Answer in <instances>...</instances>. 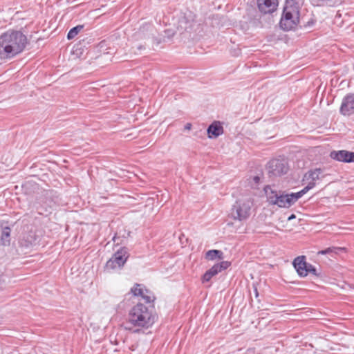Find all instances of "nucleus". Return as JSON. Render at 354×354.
<instances>
[{"label": "nucleus", "instance_id": "obj_33", "mask_svg": "<svg viewBox=\"0 0 354 354\" xmlns=\"http://www.w3.org/2000/svg\"><path fill=\"white\" fill-rule=\"evenodd\" d=\"M147 29H149V31H150V32H152V31L153 30V27H151V26H149V27L147 28Z\"/></svg>", "mask_w": 354, "mask_h": 354}, {"label": "nucleus", "instance_id": "obj_23", "mask_svg": "<svg viewBox=\"0 0 354 354\" xmlns=\"http://www.w3.org/2000/svg\"><path fill=\"white\" fill-rule=\"evenodd\" d=\"M140 286V284L136 283L135 286L131 288V292L133 294L134 296L142 295L144 288H141Z\"/></svg>", "mask_w": 354, "mask_h": 354}, {"label": "nucleus", "instance_id": "obj_19", "mask_svg": "<svg viewBox=\"0 0 354 354\" xmlns=\"http://www.w3.org/2000/svg\"><path fill=\"white\" fill-rule=\"evenodd\" d=\"M2 228L1 241L2 242V245H9L10 243V232L11 229L9 226H3L1 225Z\"/></svg>", "mask_w": 354, "mask_h": 354}, {"label": "nucleus", "instance_id": "obj_17", "mask_svg": "<svg viewBox=\"0 0 354 354\" xmlns=\"http://www.w3.org/2000/svg\"><path fill=\"white\" fill-rule=\"evenodd\" d=\"M322 173L323 171L319 168L315 169L314 170H310L304 175V179L306 180H310L308 183H313V184L315 185V181L321 179L320 176L322 174Z\"/></svg>", "mask_w": 354, "mask_h": 354}, {"label": "nucleus", "instance_id": "obj_16", "mask_svg": "<svg viewBox=\"0 0 354 354\" xmlns=\"http://www.w3.org/2000/svg\"><path fill=\"white\" fill-rule=\"evenodd\" d=\"M36 237L32 232H29L28 234H24L23 238L19 241V244L21 247L28 248L35 244Z\"/></svg>", "mask_w": 354, "mask_h": 354}, {"label": "nucleus", "instance_id": "obj_7", "mask_svg": "<svg viewBox=\"0 0 354 354\" xmlns=\"http://www.w3.org/2000/svg\"><path fill=\"white\" fill-rule=\"evenodd\" d=\"M292 265L297 274L301 277L307 276L308 273L316 277H320L322 275L321 272H319L314 266L306 261L305 256L296 257L292 262Z\"/></svg>", "mask_w": 354, "mask_h": 354}, {"label": "nucleus", "instance_id": "obj_34", "mask_svg": "<svg viewBox=\"0 0 354 354\" xmlns=\"http://www.w3.org/2000/svg\"><path fill=\"white\" fill-rule=\"evenodd\" d=\"M254 291H255L256 297H258L259 293H258L257 289V288H255Z\"/></svg>", "mask_w": 354, "mask_h": 354}, {"label": "nucleus", "instance_id": "obj_26", "mask_svg": "<svg viewBox=\"0 0 354 354\" xmlns=\"http://www.w3.org/2000/svg\"><path fill=\"white\" fill-rule=\"evenodd\" d=\"M143 299L147 304H150L153 301L154 297L147 295L146 296H143Z\"/></svg>", "mask_w": 354, "mask_h": 354}, {"label": "nucleus", "instance_id": "obj_4", "mask_svg": "<svg viewBox=\"0 0 354 354\" xmlns=\"http://www.w3.org/2000/svg\"><path fill=\"white\" fill-rule=\"evenodd\" d=\"M176 31L180 35L191 34L196 31L199 24L195 20V15L193 12L188 11L181 13L174 24Z\"/></svg>", "mask_w": 354, "mask_h": 354}, {"label": "nucleus", "instance_id": "obj_27", "mask_svg": "<svg viewBox=\"0 0 354 354\" xmlns=\"http://www.w3.org/2000/svg\"><path fill=\"white\" fill-rule=\"evenodd\" d=\"M314 24V20L311 19L310 21H308L306 24H304L303 25H300V27H308L311 26Z\"/></svg>", "mask_w": 354, "mask_h": 354}, {"label": "nucleus", "instance_id": "obj_1", "mask_svg": "<svg viewBox=\"0 0 354 354\" xmlns=\"http://www.w3.org/2000/svg\"><path fill=\"white\" fill-rule=\"evenodd\" d=\"M27 44V37L21 31L8 30L0 36V57H14L24 50Z\"/></svg>", "mask_w": 354, "mask_h": 354}, {"label": "nucleus", "instance_id": "obj_15", "mask_svg": "<svg viewBox=\"0 0 354 354\" xmlns=\"http://www.w3.org/2000/svg\"><path fill=\"white\" fill-rule=\"evenodd\" d=\"M315 187V184L313 183H308V185L302 189L301 191L296 193H288V199L290 202V207L293 205L301 197H302L305 194H306L310 189Z\"/></svg>", "mask_w": 354, "mask_h": 354}, {"label": "nucleus", "instance_id": "obj_25", "mask_svg": "<svg viewBox=\"0 0 354 354\" xmlns=\"http://www.w3.org/2000/svg\"><path fill=\"white\" fill-rule=\"evenodd\" d=\"M164 32L165 35L163 37V41L165 40V37H167V39H171L174 35L176 32L171 28H167L165 30Z\"/></svg>", "mask_w": 354, "mask_h": 354}, {"label": "nucleus", "instance_id": "obj_13", "mask_svg": "<svg viewBox=\"0 0 354 354\" xmlns=\"http://www.w3.org/2000/svg\"><path fill=\"white\" fill-rule=\"evenodd\" d=\"M259 11L263 14L273 12L278 6L277 0H257Z\"/></svg>", "mask_w": 354, "mask_h": 354}, {"label": "nucleus", "instance_id": "obj_28", "mask_svg": "<svg viewBox=\"0 0 354 354\" xmlns=\"http://www.w3.org/2000/svg\"><path fill=\"white\" fill-rule=\"evenodd\" d=\"M120 239L119 236H117V234H115L113 238L112 239V240L113 241V242H117V245H119L120 243H122V241L120 242H118V240Z\"/></svg>", "mask_w": 354, "mask_h": 354}, {"label": "nucleus", "instance_id": "obj_18", "mask_svg": "<svg viewBox=\"0 0 354 354\" xmlns=\"http://www.w3.org/2000/svg\"><path fill=\"white\" fill-rule=\"evenodd\" d=\"M205 258L207 261L223 260L224 254L219 250H210L205 253Z\"/></svg>", "mask_w": 354, "mask_h": 354}, {"label": "nucleus", "instance_id": "obj_3", "mask_svg": "<svg viewBox=\"0 0 354 354\" xmlns=\"http://www.w3.org/2000/svg\"><path fill=\"white\" fill-rule=\"evenodd\" d=\"M300 6L296 0H286L279 26L283 30L288 31L297 26L299 19Z\"/></svg>", "mask_w": 354, "mask_h": 354}, {"label": "nucleus", "instance_id": "obj_14", "mask_svg": "<svg viewBox=\"0 0 354 354\" xmlns=\"http://www.w3.org/2000/svg\"><path fill=\"white\" fill-rule=\"evenodd\" d=\"M209 138H216L223 133V127L219 121H214L207 129Z\"/></svg>", "mask_w": 354, "mask_h": 354}, {"label": "nucleus", "instance_id": "obj_20", "mask_svg": "<svg viewBox=\"0 0 354 354\" xmlns=\"http://www.w3.org/2000/svg\"><path fill=\"white\" fill-rule=\"evenodd\" d=\"M344 248L339 247H330L325 250H320L317 252V254H329L331 253L338 254L339 251L344 250Z\"/></svg>", "mask_w": 354, "mask_h": 354}, {"label": "nucleus", "instance_id": "obj_2", "mask_svg": "<svg viewBox=\"0 0 354 354\" xmlns=\"http://www.w3.org/2000/svg\"><path fill=\"white\" fill-rule=\"evenodd\" d=\"M157 319V315L153 314L147 306L141 303H138L129 311L127 321L123 324L126 330H132L134 333H139L140 329H133L134 327L149 328L153 326Z\"/></svg>", "mask_w": 354, "mask_h": 354}, {"label": "nucleus", "instance_id": "obj_31", "mask_svg": "<svg viewBox=\"0 0 354 354\" xmlns=\"http://www.w3.org/2000/svg\"><path fill=\"white\" fill-rule=\"evenodd\" d=\"M191 127H192V124L190 123H187L185 126V129H187V130L191 129Z\"/></svg>", "mask_w": 354, "mask_h": 354}, {"label": "nucleus", "instance_id": "obj_12", "mask_svg": "<svg viewBox=\"0 0 354 354\" xmlns=\"http://www.w3.org/2000/svg\"><path fill=\"white\" fill-rule=\"evenodd\" d=\"M330 157L339 162H354V152L346 150L332 151Z\"/></svg>", "mask_w": 354, "mask_h": 354}, {"label": "nucleus", "instance_id": "obj_10", "mask_svg": "<svg viewBox=\"0 0 354 354\" xmlns=\"http://www.w3.org/2000/svg\"><path fill=\"white\" fill-rule=\"evenodd\" d=\"M231 266V262L227 261H222L220 263L214 264L211 268L207 270L202 276L201 281L203 283H206L209 282L211 279L221 272L223 270H225Z\"/></svg>", "mask_w": 354, "mask_h": 354}, {"label": "nucleus", "instance_id": "obj_29", "mask_svg": "<svg viewBox=\"0 0 354 354\" xmlns=\"http://www.w3.org/2000/svg\"><path fill=\"white\" fill-rule=\"evenodd\" d=\"M253 180L254 181V183H255L256 184H258V183H259V181H260V177H259V176H254V177L253 178Z\"/></svg>", "mask_w": 354, "mask_h": 354}, {"label": "nucleus", "instance_id": "obj_30", "mask_svg": "<svg viewBox=\"0 0 354 354\" xmlns=\"http://www.w3.org/2000/svg\"><path fill=\"white\" fill-rule=\"evenodd\" d=\"M149 292V291L147 289H144L142 295L140 296L142 297V298L143 299V296H146Z\"/></svg>", "mask_w": 354, "mask_h": 354}, {"label": "nucleus", "instance_id": "obj_8", "mask_svg": "<svg viewBox=\"0 0 354 354\" xmlns=\"http://www.w3.org/2000/svg\"><path fill=\"white\" fill-rule=\"evenodd\" d=\"M252 203L250 201L238 200L232 208V216L234 219L243 221L247 219L250 215Z\"/></svg>", "mask_w": 354, "mask_h": 354}, {"label": "nucleus", "instance_id": "obj_6", "mask_svg": "<svg viewBox=\"0 0 354 354\" xmlns=\"http://www.w3.org/2000/svg\"><path fill=\"white\" fill-rule=\"evenodd\" d=\"M129 257V250L126 247H122L117 250L106 263L104 270L110 272L122 268Z\"/></svg>", "mask_w": 354, "mask_h": 354}, {"label": "nucleus", "instance_id": "obj_9", "mask_svg": "<svg viewBox=\"0 0 354 354\" xmlns=\"http://www.w3.org/2000/svg\"><path fill=\"white\" fill-rule=\"evenodd\" d=\"M268 169L270 177L281 176L287 174L289 166L286 159H272L268 162Z\"/></svg>", "mask_w": 354, "mask_h": 354}, {"label": "nucleus", "instance_id": "obj_22", "mask_svg": "<svg viewBox=\"0 0 354 354\" xmlns=\"http://www.w3.org/2000/svg\"><path fill=\"white\" fill-rule=\"evenodd\" d=\"M133 53L137 55H141L142 51L146 49V44H139L136 42L131 47Z\"/></svg>", "mask_w": 354, "mask_h": 354}, {"label": "nucleus", "instance_id": "obj_24", "mask_svg": "<svg viewBox=\"0 0 354 354\" xmlns=\"http://www.w3.org/2000/svg\"><path fill=\"white\" fill-rule=\"evenodd\" d=\"M144 28H143L142 29H140V31L136 33V37L137 39H150V36L149 34L147 33H145L144 32Z\"/></svg>", "mask_w": 354, "mask_h": 354}, {"label": "nucleus", "instance_id": "obj_11", "mask_svg": "<svg viewBox=\"0 0 354 354\" xmlns=\"http://www.w3.org/2000/svg\"><path fill=\"white\" fill-rule=\"evenodd\" d=\"M339 113L344 116H350L354 113V93H349L343 98Z\"/></svg>", "mask_w": 354, "mask_h": 354}, {"label": "nucleus", "instance_id": "obj_35", "mask_svg": "<svg viewBox=\"0 0 354 354\" xmlns=\"http://www.w3.org/2000/svg\"><path fill=\"white\" fill-rule=\"evenodd\" d=\"M5 281L3 279H0V285L2 284V282H4Z\"/></svg>", "mask_w": 354, "mask_h": 354}, {"label": "nucleus", "instance_id": "obj_5", "mask_svg": "<svg viewBox=\"0 0 354 354\" xmlns=\"http://www.w3.org/2000/svg\"><path fill=\"white\" fill-rule=\"evenodd\" d=\"M263 190L267 198V202L280 208H289L290 207L288 192L283 190H277L270 185H266Z\"/></svg>", "mask_w": 354, "mask_h": 354}, {"label": "nucleus", "instance_id": "obj_21", "mask_svg": "<svg viewBox=\"0 0 354 354\" xmlns=\"http://www.w3.org/2000/svg\"><path fill=\"white\" fill-rule=\"evenodd\" d=\"M83 28L84 25H77L72 28L68 32L67 39L69 40L73 39Z\"/></svg>", "mask_w": 354, "mask_h": 354}, {"label": "nucleus", "instance_id": "obj_32", "mask_svg": "<svg viewBox=\"0 0 354 354\" xmlns=\"http://www.w3.org/2000/svg\"><path fill=\"white\" fill-rule=\"evenodd\" d=\"M296 218V216H295L294 214H291V215L288 218V221H291V220H292V219H294V218Z\"/></svg>", "mask_w": 354, "mask_h": 354}]
</instances>
